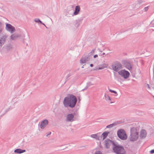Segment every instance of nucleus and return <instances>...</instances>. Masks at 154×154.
Wrapping results in <instances>:
<instances>
[{"label":"nucleus","mask_w":154,"mask_h":154,"mask_svg":"<svg viewBox=\"0 0 154 154\" xmlns=\"http://www.w3.org/2000/svg\"><path fill=\"white\" fill-rule=\"evenodd\" d=\"M77 102V98L76 97L71 94L64 98L63 103L65 107L73 108L75 106Z\"/></svg>","instance_id":"obj_1"},{"label":"nucleus","mask_w":154,"mask_h":154,"mask_svg":"<svg viewBox=\"0 0 154 154\" xmlns=\"http://www.w3.org/2000/svg\"><path fill=\"white\" fill-rule=\"evenodd\" d=\"M116 144L113 143L112 147L114 152L116 154H126V151L123 146L119 144L117 142Z\"/></svg>","instance_id":"obj_2"},{"label":"nucleus","mask_w":154,"mask_h":154,"mask_svg":"<svg viewBox=\"0 0 154 154\" xmlns=\"http://www.w3.org/2000/svg\"><path fill=\"white\" fill-rule=\"evenodd\" d=\"M117 135L119 138L122 140H125L127 139V134L123 129H119L117 131Z\"/></svg>","instance_id":"obj_3"},{"label":"nucleus","mask_w":154,"mask_h":154,"mask_svg":"<svg viewBox=\"0 0 154 154\" xmlns=\"http://www.w3.org/2000/svg\"><path fill=\"white\" fill-rule=\"evenodd\" d=\"M112 69L116 72H118V71L122 68V66L121 63L118 61L114 62L112 65Z\"/></svg>","instance_id":"obj_4"},{"label":"nucleus","mask_w":154,"mask_h":154,"mask_svg":"<svg viewBox=\"0 0 154 154\" xmlns=\"http://www.w3.org/2000/svg\"><path fill=\"white\" fill-rule=\"evenodd\" d=\"M119 75L126 79L128 78L130 75L129 72L125 69L122 70L118 72Z\"/></svg>","instance_id":"obj_5"},{"label":"nucleus","mask_w":154,"mask_h":154,"mask_svg":"<svg viewBox=\"0 0 154 154\" xmlns=\"http://www.w3.org/2000/svg\"><path fill=\"white\" fill-rule=\"evenodd\" d=\"M104 142L105 143V146L106 149H108L109 148L110 145L112 144V146H113V143L116 144L117 142L116 141L110 140L109 139H107Z\"/></svg>","instance_id":"obj_6"},{"label":"nucleus","mask_w":154,"mask_h":154,"mask_svg":"<svg viewBox=\"0 0 154 154\" xmlns=\"http://www.w3.org/2000/svg\"><path fill=\"white\" fill-rule=\"evenodd\" d=\"M5 29L11 33H12L15 31V27L11 25L8 23H6Z\"/></svg>","instance_id":"obj_7"},{"label":"nucleus","mask_w":154,"mask_h":154,"mask_svg":"<svg viewBox=\"0 0 154 154\" xmlns=\"http://www.w3.org/2000/svg\"><path fill=\"white\" fill-rule=\"evenodd\" d=\"M122 63L123 66L126 67L128 69L130 70L132 69V66L131 64L127 60H123L122 61Z\"/></svg>","instance_id":"obj_8"},{"label":"nucleus","mask_w":154,"mask_h":154,"mask_svg":"<svg viewBox=\"0 0 154 154\" xmlns=\"http://www.w3.org/2000/svg\"><path fill=\"white\" fill-rule=\"evenodd\" d=\"M66 120L68 122H72L75 120V117H74V115L72 114H68L66 116Z\"/></svg>","instance_id":"obj_9"},{"label":"nucleus","mask_w":154,"mask_h":154,"mask_svg":"<svg viewBox=\"0 0 154 154\" xmlns=\"http://www.w3.org/2000/svg\"><path fill=\"white\" fill-rule=\"evenodd\" d=\"M89 56V55L83 56L80 60V63H85L86 62L90 60Z\"/></svg>","instance_id":"obj_10"},{"label":"nucleus","mask_w":154,"mask_h":154,"mask_svg":"<svg viewBox=\"0 0 154 154\" xmlns=\"http://www.w3.org/2000/svg\"><path fill=\"white\" fill-rule=\"evenodd\" d=\"M48 123V121L47 119H45L42 121L41 122L40 125L41 128L44 129Z\"/></svg>","instance_id":"obj_11"},{"label":"nucleus","mask_w":154,"mask_h":154,"mask_svg":"<svg viewBox=\"0 0 154 154\" xmlns=\"http://www.w3.org/2000/svg\"><path fill=\"white\" fill-rule=\"evenodd\" d=\"M107 65L105 63L102 64L98 66H99V67H96L94 68L93 70L95 71L102 69H104L105 68L107 67Z\"/></svg>","instance_id":"obj_12"},{"label":"nucleus","mask_w":154,"mask_h":154,"mask_svg":"<svg viewBox=\"0 0 154 154\" xmlns=\"http://www.w3.org/2000/svg\"><path fill=\"white\" fill-rule=\"evenodd\" d=\"M7 36L6 35H4L0 38V46H2L5 41Z\"/></svg>","instance_id":"obj_13"},{"label":"nucleus","mask_w":154,"mask_h":154,"mask_svg":"<svg viewBox=\"0 0 154 154\" xmlns=\"http://www.w3.org/2000/svg\"><path fill=\"white\" fill-rule=\"evenodd\" d=\"M139 134H130V140L132 141H136L137 140Z\"/></svg>","instance_id":"obj_14"},{"label":"nucleus","mask_w":154,"mask_h":154,"mask_svg":"<svg viewBox=\"0 0 154 154\" xmlns=\"http://www.w3.org/2000/svg\"><path fill=\"white\" fill-rule=\"evenodd\" d=\"M130 134H139V133L137 132V129L135 127H132L130 129Z\"/></svg>","instance_id":"obj_15"},{"label":"nucleus","mask_w":154,"mask_h":154,"mask_svg":"<svg viewBox=\"0 0 154 154\" xmlns=\"http://www.w3.org/2000/svg\"><path fill=\"white\" fill-rule=\"evenodd\" d=\"M80 10V7L79 5H77L75 7V11L73 13V15H76L78 14Z\"/></svg>","instance_id":"obj_16"},{"label":"nucleus","mask_w":154,"mask_h":154,"mask_svg":"<svg viewBox=\"0 0 154 154\" xmlns=\"http://www.w3.org/2000/svg\"><path fill=\"white\" fill-rule=\"evenodd\" d=\"M146 132L145 130L142 129L141 131L140 134V138H145L146 136Z\"/></svg>","instance_id":"obj_17"},{"label":"nucleus","mask_w":154,"mask_h":154,"mask_svg":"<svg viewBox=\"0 0 154 154\" xmlns=\"http://www.w3.org/2000/svg\"><path fill=\"white\" fill-rule=\"evenodd\" d=\"M25 149H21L18 148L15 149L14 151V152L17 154H21L25 152Z\"/></svg>","instance_id":"obj_18"},{"label":"nucleus","mask_w":154,"mask_h":154,"mask_svg":"<svg viewBox=\"0 0 154 154\" xmlns=\"http://www.w3.org/2000/svg\"><path fill=\"white\" fill-rule=\"evenodd\" d=\"M109 133V131H105L103 132L101 135V137H103V140H104L107 136L108 134Z\"/></svg>","instance_id":"obj_19"},{"label":"nucleus","mask_w":154,"mask_h":154,"mask_svg":"<svg viewBox=\"0 0 154 154\" xmlns=\"http://www.w3.org/2000/svg\"><path fill=\"white\" fill-rule=\"evenodd\" d=\"M19 36L18 35L16 34H13L11 35V38L12 40H15Z\"/></svg>","instance_id":"obj_20"},{"label":"nucleus","mask_w":154,"mask_h":154,"mask_svg":"<svg viewBox=\"0 0 154 154\" xmlns=\"http://www.w3.org/2000/svg\"><path fill=\"white\" fill-rule=\"evenodd\" d=\"M131 7L133 10H135L139 8V6H137V5L136 3H134L131 5Z\"/></svg>","instance_id":"obj_21"},{"label":"nucleus","mask_w":154,"mask_h":154,"mask_svg":"<svg viewBox=\"0 0 154 154\" xmlns=\"http://www.w3.org/2000/svg\"><path fill=\"white\" fill-rule=\"evenodd\" d=\"M82 20H76V23H75V25L77 27H79L80 24V22H81Z\"/></svg>","instance_id":"obj_22"},{"label":"nucleus","mask_w":154,"mask_h":154,"mask_svg":"<svg viewBox=\"0 0 154 154\" xmlns=\"http://www.w3.org/2000/svg\"><path fill=\"white\" fill-rule=\"evenodd\" d=\"M109 91L111 92V93H113L115 94L114 96H116L118 95V94L117 92L115 91L111 90V89H109Z\"/></svg>","instance_id":"obj_23"},{"label":"nucleus","mask_w":154,"mask_h":154,"mask_svg":"<svg viewBox=\"0 0 154 154\" xmlns=\"http://www.w3.org/2000/svg\"><path fill=\"white\" fill-rule=\"evenodd\" d=\"M72 114L74 115V117H75V119L78 117V113L76 111H75Z\"/></svg>","instance_id":"obj_24"},{"label":"nucleus","mask_w":154,"mask_h":154,"mask_svg":"<svg viewBox=\"0 0 154 154\" xmlns=\"http://www.w3.org/2000/svg\"><path fill=\"white\" fill-rule=\"evenodd\" d=\"M34 21L38 23H40L41 24L42 23V22L38 18H36L34 20Z\"/></svg>","instance_id":"obj_25"},{"label":"nucleus","mask_w":154,"mask_h":154,"mask_svg":"<svg viewBox=\"0 0 154 154\" xmlns=\"http://www.w3.org/2000/svg\"><path fill=\"white\" fill-rule=\"evenodd\" d=\"M115 125H116V124L114 123H112L107 125L106 127V128H112Z\"/></svg>","instance_id":"obj_26"},{"label":"nucleus","mask_w":154,"mask_h":154,"mask_svg":"<svg viewBox=\"0 0 154 154\" xmlns=\"http://www.w3.org/2000/svg\"><path fill=\"white\" fill-rule=\"evenodd\" d=\"M105 99L106 100H108L110 101H111V98L108 95H106L105 94Z\"/></svg>","instance_id":"obj_27"},{"label":"nucleus","mask_w":154,"mask_h":154,"mask_svg":"<svg viewBox=\"0 0 154 154\" xmlns=\"http://www.w3.org/2000/svg\"><path fill=\"white\" fill-rule=\"evenodd\" d=\"M11 48V44H8L6 46V49L8 50H10Z\"/></svg>","instance_id":"obj_28"},{"label":"nucleus","mask_w":154,"mask_h":154,"mask_svg":"<svg viewBox=\"0 0 154 154\" xmlns=\"http://www.w3.org/2000/svg\"><path fill=\"white\" fill-rule=\"evenodd\" d=\"M144 2V1L142 0H139L137 2V5H140L143 2Z\"/></svg>","instance_id":"obj_29"},{"label":"nucleus","mask_w":154,"mask_h":154,"mask_svg":"<svg viewBox=\"0 0 154 154\" xmlns=\"http://www.w3.org/2000/svg\"><path fill=\"white\" fill-rule=\"evenodd\" d=\"M71 75L70 74V73H69L66 76V79L65 82L64 84H65L66 83V82L68 80V78H69Z\"/></svg>","instance_id":"obj_30"},{"label":"nucleus","mask_w":154,"mask_h":154,"mask_svg":"<svg viewBox=\"0 0 154 154\" xmlns=\"http://www.w3.org/2000/svg\"><path fill=\"white\" fill-rule=\"evenodd\" d=\"M88 87H89L90 86H91V85H93V84H92L91 82H88L87 83V85H86Z\"/></svg>","instance_id":"obj_31"},{"label":"nucleus","mask_w":154,"mask_h":154,"mask_svg":"<svg viewBox=\"0 0 154 154\" xmlns=\"http://www.w3.org/2000/svg\"><path fill=\"white\" fill-rule=\"evenodd\" d=\"M145 86L146 88H148V89L150 88L149 85L147 84H145Z\"/></svg>","instance_id":"obj_32"},{"label":"nucleus","mask_w":154,"mask_h":154,"mask_svg":"<svg viewBox=\"0 0 154 154\" xmlns=\"http://www.w3.org/2000/svg\"><path fill=\"white\" fill-rule=\"evenodd\" d=\"M94 154H103L102 152L99 150L96 151Z\"/></svg>","instance_id":"obj_33"},{"label":"nucleus","mask_w":154,"mask_h":154,"mask_svg":"<svg viewBox=\"0 0 154 154\" xmlns=\"http://www.w3.org/2000/svg\"><path fill=\"white\" fill-rule=\"evenodd\" d=\"M97 134H93L91 135V137L92 138H95L96 137V135Z\"/></svg>","instance_id":"obj_34"},{"label":"nucleus","mask_w":154,"mask_h":154,"mask_svg":"<svg viewBox=\"0 0 154 154\" xmlns=\"http://www.w3.org/2000/svg\"><path fill=\"white\" fill-rule=\"evenodd\" d=\"M148 6H147L144 8L143 9V10H144L145 11H146L148 10Z\"/></svg>","instance_id":"obj_35"},{"label":"nucleus","mask_w":154,"mask_h":154,"mask_svg":"<svg viewBox=\"0 0 154 154\" xmlns=\"http://www.w3.org/2000/svg\"><path fill=\"white\" fill-rule=\"evenodd\" d=\"M88 87H89L86 85V86L85 87L84 89H83L82 90V91H84L86 90L88 88Z\"/></svg>","instance_id":"obj_36"},{"label":"nucleus","mask_w":154,"mask_h":154,"mask_svg":"<svg viewBox=\"0 0 154 154\" xmlns=\"http://www.w3.org/2000/svg\"><path fill=\"white\" fill-rule=\"evenodd\" d=\"M100 137L99 136H97V135L96 136V137L95 138V139L97 140H99L100 139Z\"/></svg>","instance_id":"obj_37"},{"label":"nucleus","mask_w":154,"mask_h":154,"mask_svg":"<svg viewBox=\"0 0 154 154\" xmlns=\"http://www.w3.org/2000/svg\"><path fill=\"white\" fill-rule=\"evenodd\" d=\"M95 51V49H93L92 51H91V52L90 53L91 54H93L94 53V51Z\"/></svg>","instance_id":"obj_38"},{"label":"nucleus","mask_w":154,"mask_h":154,"mask_svg":"<svg viewBox=\"0 0 154 154\" xmlns=\"http://www.w3.org/2000/svg\"><path fill=\"white\" fill-rule=\"evenodd\" d=\"M149 152L150 153H154V149H152V150H150Z\"/></svg>","instance_id":"obj_39"},{"label":"nucleus","mask_w":154,"mask_h":154,"mask_svg":"<svg viewBox=\"0 0 154 154\" xmlns=\"http://www.w3.org/2000/svg\"><path fill=\"white\" fill-rule=\"evenodd\" d=\"M8 110H9L8 109V110H6L5 111V113L3 114V115H2L1 116L2 117V116H4V114H5L6 113V112H7L8 111Z\"/></svg>","instance_id":"obj_40"},{"label":"nucleus","mask_w":154,"mask_h":154,"mask_svg":"<svg viewBox=\"0 0 154 154\" xmlns=\"http://www.w3.org/2000/svg\"><path fill=\"white\" fill-rule=\"evenodd\" d=\"M98 57V55L97 54H95L94 55V58H96Z\"/></svg>","instance_id":"obj_41"},{"label":"nucleus","mask_w":154,"mask_h":154,"mask_svg":"<svg viewBox=\"0 0 154 154\" xmlns=\"http://www.w3.org/2000/svg\"><path fill=\"white\" fill-rule=\"evenodd\" d=\"M78 100H79V102L78 103H80V100H81V99L80 98V97H79L78 98Z\"/></svg>","instance_id":"obj_42"},{"label":"nucleus","mask_w":154,"mask_h":154,"mask_svg":"<svg viewBox=\"0 0 154 154\" xmlns=\"http://www.w3.org/2000/svg\"><path fill=\"white\" fill-rule=\"evenodd\" d=\"M93 64H90V66L91 67H93Z\"/></svg>","instance_id":"obj_43"},{"label":"nucleus","mask_w":154,"mask_h":154,"mask_svg":"<svg viewBox=\"0 0 154 154\" xmlns=\"http://www.w3.org/2000/svg\"><path fill=\"white\" fill-rule=\"evenodd\" d=\"M2 23L1 22H0V29H2Z\"/></svg>","instance_id":"obj_44"},{"label":"nucleus","mask_w":154,"mask_h":154,"mask_svg":"<svg viewBox=\"0 0 154 154\" xmlns=\"http://www.w3.org/2000/svg\"><path fill=\"white\" fill-rule=\"evenodd\" d=\"M51 133V132H49V133L48 134L46 135V136H48L49 135H50Z\"/></svg>","instance_id":"obj_45"},{"label":"nucleus","mask_w":154,"mask_h":154,"mask_svg":"<svg viewBox=\"0 0 154 154\" xmlns=\"http://www.w3.org/2000/svg\"><path fill=\"white\" fill-rule=\"evenodd\" d=\"M42 24V25H44V26H45L46 28H47V26H46V25L42 22V24Z\"/></svg>","instance_id":"obj_46"},{"label":"nucleus","mask_w":154,"mask_h":154,"mask_svg":"<svg viewBox=\"0 0 154 154\" xmlns=\"http://www.w3.org/2000/svg\"><path fill=\"white\" fill-rule=\"evenodd\" d=\"M153 75H154V66L153 67Z\"/></svg>","instance_id":"obj_47"},{"label":"nucleus","mask_w":154,"mask_h":154,"mask_svg":"<svg viewBox=\"0 0 154 154\" xmlns=\"http://www.w3.org/2000/svg\"><path fill=\"white\" fill-rule=\"evenodd\" d=\"M153 75H154V66L153 67Z\"/></svg>","instance_id":"obj_48"},{"label":"nucleus","mask_w":154,"mask_h":154,"mask_svg":"<svg viewBox=\"0 0 154 154\" xmlns=\"http://www.w3.org/2000/svg\"><path fill=\"white\" fill-rule=\"evenodd\" d=\"M98 50H99V51H100V52H102V51H101V50L100 49L98 48Z\"/></svg>","instance_id":"obj_49"},{"label":"nucleus","mask_w":154,"mask_h":154,"mask_svg":"<svg viewBox=\"0 0 154 154\" xmlns=\"http://www.w3.org/2000/svg\"><path fill=\"white\" fill-rule=\"evenodd\" d=\"M128 29H127H127H126L124 31H123V32H126V31H128Z\"/></svg>","instance_id":"obj_50"},{"label":"nucleus","mask_w":154,"mask_h":154,"mask_svg":"<svg viewBox=\"0 0 154 154\" xmlns=\"http://www.w3.org/2000/svg\"><path fill=\"white\" fill-rule=\"evenodd\" d=\"M2 29H0V33L2 32Z\"/></svg>","instance_id":"obj_51"},{"label":"nucleus","mask_w":154,"mask_h":154,"mask_svg":"<svg viewBox=\"0 0 154 154\" xmlns=\"http://www.w3.org/2000/svg\"><path fill=\"white\" fill-rule=\"evenodd\" d=\"M105 53H103V54H102V55H105Z\"/></svg>","instance_id":"obj_52"},{"label":"nucleus","mask_w":154,"mask_h":154,"mask_svg":"<svg viewBox=\"0 0 154 154\" xmlns=\"http://www.w3.org/2000/svg\"><path fill=\"white\" fill-rule=\"evenodd\" d=\"M84 68V66H82V68Z\"/></svg>","instance_id":"obj_53"},{"label":"nucleus","mask_w":154,"mask_h":154,"mask_svg":"<svg viewBox=\"0 0 154 154\" xmlns=\"http://www.w3.org/2000/svg\"><path fill=\"white\" fill-rule=\"evenodd\" d=\"M113 103V102H110V103Z\"/></svg>","instance_id":"obj_54"},{"label":"nucleus","mask_w":154,"mask_h":154,"mask_svg":"<svg viewBox=\"0 0 154 154\" xmlns=\"http://www.w3.org/2000/svg\"><path fill=\"white\" fill-rule=\"evenodd\" d=\"M152 96L153 97H154V96H153H153Z\"/></svg>","instance_id":"obj_55"}]
</instances>
